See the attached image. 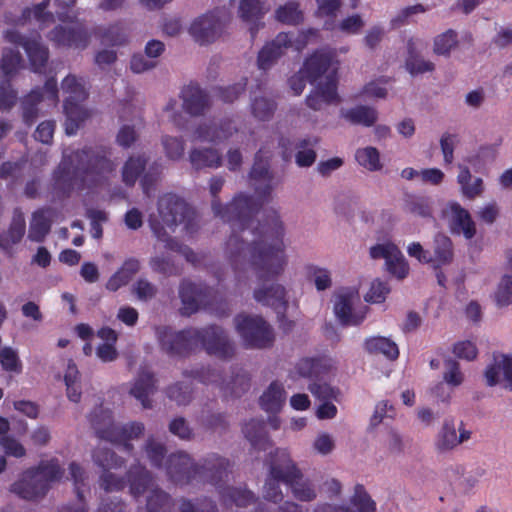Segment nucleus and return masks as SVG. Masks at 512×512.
<instances>
[{
    "instance_id": "4c0bfd02",
    "label": "nucleus",
    "mask_w": 512,
    "mask_h": 512,
    "mask_svg": "<svg viewBox=\"0 0 512 512\" xmlns=\"http://www.w3.org/2000/svg\"><path fill=\"white\" fill-rule=\"evenodd\" d=\"M357 163L369 172L382 170L383 162L379 150L373 146L358 148L355 152Z\"/></svg>"
},
{
    "instance_id": "e433bc0d",
    "label": "nucleus",
    "mask_w": 512,
    "mask_h": 512,
    "mask_svg": "<svg viewBox=\"0 0 512 512\" xmlns=\"http://www.w3.org/2000/svg\"><path fill=\"white\" fill-rule=\"evenodd\" d=\"M268 10L264 0H240L238 13L247 24H257Z\"/></svg>"
},
{
    "instance_id": "a18cd8bd",
    "label": "nucleus",
    "mask_w": 512,
    "mask_h": 512,
    "mask_svg": "<svg viewBox=\"0 0 512 512\" xmlns=\"http://www.w3.org/2000/svg\"><path fill=\"white\" fill-rule=\"evenodd\" d=\"M70 475L74 481L79 502L73 506L64 507L60 512H87L85 503L83 502V493L80 489V484H84L85 472L76 463H71L69 466Z\"/></svg>"
},
{
    "instance_id": "680f3d73",
    "label": "nucleus",
    "mask_w": 512,
    "mask_h": 512,
    "mask_svg": "<svg viewBox=\"0 0 512 512\" xmlns=\"http://www.w3.org/2000/svg\"><path fill=\"white\" fill-rule=\"evenodd\" d=\"M128 474L129 471L127 472V481H125L112 472H103L100 476V487L107 492L120 491L124 489L127 484L130 486Z\"/></svg>"
},
{
    "instance_id": "ddd939ff",
    "label": "nucleus",
    "mask_w": 512,
    "mask_h": 512,
    "mask_svg": "<svg viewBox=\"0 0 512 512\" xmlns=\"http://www.w3.org/2000/svg\"><path fill=\"white\" fill-rule=\"evenodd\" d=\"M229 20L228 10L216 8L192 19L188 33L195 42L201 45L209 44L220 37Z\"/></svg>"
},
{
    "instance_id": "4468645a",
    "label": "nucleus",
    "mask_w": 512,
    "mask_h": 512,
    "mask_svg": "<svg viewBox=\"0 0 512 512\" xmlns=\"http://www.w3.org/2000/svg\"><path fill=\"white\" fill-rule=\"evenodd\" d=\"M333 311L342 325L357 326L363 322L367 307L355 288H340L333 294Z\"/></svg>"
},
{
    "instance_id": "f8f14e48",
    "label": "nucleus",
    "mask_w": 512,
    "mask_h": 512,
    "mask_svg": "<svg viewBox=\"0 0 512 512\" xmlns=\"http://www.w3.org/2000/svg\"><path fill=\"white\" fill-rule=\"evenodd\" d=\"M234 326L246 347L267 348L274 342V331L261 316L239 314L234 318Z\"/></svg>"
},
{
    "instance_id": "1a4fd4ad",
    "label": "nucleus",
    "mask_w": 512,
    "mask_h": 512,
    "mask_svg": "<svg viewBox=\"0 0 512 512\" xmlns=\"http://www.w3.org/2000/svg\"><path fill=\"white\" fill-rule=\"evenodd\" d=\"M90 421L100 438L123 445L126 450L132 448L128 442L139 438L144 431V425L140 422H131L125 425L116 423L111 411L103 407L97 408L92 413Z\"/></svg>"
},
{
    "instance_id": "37998d69",
    "label": "nucleus",
    "mask_w": 512,
    "mask_h": 512,
    "mask_svg": "<svg viewBox=\"0 0 512 512\" xmlns=\"http://www.w3.org/2000/svg\"><path fill=\"white\" fill-rule=\"evenodd\" d=\"M458 35L454 30H447L437 35L433 40V52L436 55L449 57L458 46Z\"/></svg>"
},
{
    "instance_id": "13d9d810",
    "label": "nucleus",
    "mask_w": 512,
    "mask_h": 512,
    "mask_svg": "<svg viewBox=\"0 0 512 512\" xmlns=\"http://www.w3.org/2000/svg\"><path fill=\"white\" fill-rule=\"evenodd\" d=\"M250 387L248 375L245 372H239L234 375L230 381L224 384L222 389L226 394L239 397Z\"/></svg>"
},
{
    "instance_id": "bf43d9fd",
    "label": "nucleus",
    "mask_w": 512,
    "mask_h": 512,
    "mask_svg": "<svg viewBox=\"0 0 512 512\" xmlns=\"http://www.w3.org/2000/svg\"><path fill=\"white\" fill-rule=\"evenodd\" d=\"M399 247L390 240H384L369 248V256L373 260L383 259L384 262L393 256Z\"/></svg>"
},
{
    "instance_id": "c9c22d12",
    "label": "nucleus",
    "mask_w": 512,
    "mask_h": 512,
    "mask_svg": "<svg viewBox=\"0 0 512 512\" xmlns=\"http://www.w3.org/2000/svg\"><path fill=\"white\" fill-rule=\"evenodd\" d=\"M432 262L437 266L446 265L453 259V244L451 239L443 234L438 233L433 239V255Z\"/></svg>"
},
{
    "instance_id": "6ab92c4d",
    "label": "nucleus",
    "mask_w": 512,
    "mask_h": 512,
    "mask_svg": "<svg viewBox=\"0 0 512 512\" xmlns=\"http://www.w3.org/2000/svg\"><path fill=\"white\" fill-rule=\"evenodd\" d=\"M488 386L502 385L508 391H512V355H494L484 373Z\"/></svg>"
},
{
    "instance_id": "864d4df0",
    "label": "nucleus",
    "mask_w": 512,
    "mask_h": 512,
    "mask_svg": "<svg viewBox=\"0 0 512 512\" xmlns=\"http://www.w3.org/2000/svg\"><path fill=\"white\" fill-rule=\"evenodd\" d=\"M276 19L285 24L297 25L303 21V12L296 2H288L280 6L276 12Z\"/></svg>"
},
{
    "instance_id": "7c9ffc66",
    "label": "nucleus",
    "mask_w": 512,
    "mask_h": 512,
    "mask_svg": "<svg viewBox=\"0 0 512 512\" xmlns=\"http://www.w3.org/2000/svg\"><path fill=\"white\" fill-rule=\"evenodd\" d=\"M189 160L196 170L216 169L221 166L222 158L218 150L212 148H195L189 154Z\"/></svg>"
},
{
    "instance_id": "8fccbe9b",
    "label": "nucleus",
    "mask_w": 512,
    "mask_h": 512,
    "mask_svg": "<svg viewBox=\"0 0 512 512\" xmlns=\"http://www.w3.org/2000/svg\"><path fill=\"white\" fill-rule=\"evenodd\" d=\"M384 267L390 275L397 279H404L409 274V264L400 249L384 262Z\"/></svg>"
},
{
    "instance_id": "5fc2aeb1",
    "label": "nucleus",
    "mask_w": 512,
    "mask_h": 512,
    "mask_svg": "<svg viewBox=\"0 0 512 512\" xmlns=\"http://www.w3.org/2000/svg\"><path fill=\"white\" fill-rule=\"evenodd\" d=\"M388 82L389 79L387 77L371 80L363 86L360 96L365 99H384L388 94L386 87Z\"/></svg>"
},
{
    "instance_id": "9b49d317",
    "label": "nucleus",
    "mask_w": 512,
    "mask_h": 512,
    "mask_svg": "<svg viewBox=\"0 0 512 512\" xmlns=\"http://www.w3.org/2000/svg\"><path fill=\"white\" fill-rule=\"evenodd\" d=\"M130 494L135 498L149 492L147 499L148 512H168L171 508L170 497L162 490L154 487L153 478L142 466L135 465L129 469Z\"/></svg>"
},
{
    "instance_id": "052dcab7",
    "label": "nucleus",
    "mask_w": 512,
    "mask_h": 512,
    "mask_svg": "<svg viewBox=\"0 0 512 512\" xmlns=\"http://www.w3.org/2000/svg\"><path fill=\"white\" fill-rule=\"evenodd\" d=\"M307 271L318 291H324L331 287L332 279L329 270L318 266H308Z\"/></svg>"
},
{
    "instance_id": "de8ad7c7",
    "label": "nucleus",
    "mask_w": 512,
    "mask_h": 512,
    "mask_svg": "<svg viewBox=\"0 0 512 512\" xmlns=\"http://www.w3.org/2000/svg\"><path fill=\"white\" fill-rule=\"evenodd\" d=\"M154 381L150 374L140 377L130 390V393L137 398L144 408L151 407L149 396L153 393Z\"/></svg>"
},
{
    "instance_id": "473e14b6",
    "label": "nucleus",
    "mask_w": 512,
    "mask_h": 512,
    "mask_svg": "<svg viewBox=\"0 0 512 512\" xmlns=\"http://www.w3.org/2000/svg\"><path fill=\"white\" fill-rule=\"evenodd\" d=\"M23 67V58L18 49L5 47L0 59V71L4 80H11Z\"/></svg>"
},
{
    "instance_id": "a19ab883",
    "label": "nucleus",
    "mask_w": 512,
    "mask_h": 512,
    "mask_svg": "<svg viewBox=\"0 0 512 512\" xmlns=\"http://www.w3.org/2000/svg\"><path fill=\"white\" fill-rule=\"evenodd\" d=\"M243 433L254 448L266 449L269 445V441L266 437L264 426L261 421L252 419L245 423Z\"/></svg>"
},
{
    "instance_id": "a878e982",
    "label": "nucleus",
    "mask_w": 512,
    "mask_h": 512,
    "mask_svg": "<svg viewBox=\"0 0 512 512\" xmlns=\"http://www.w3.org/2000/svg\"><path fill=\"white\" fill-rule=\"evenodd\" d=\"M24 51L32 71L41 73L49 59V49L40 36L31 37L24 43Z\"/></svg>"
},
{
    "instance_id": "f03ea898",
    "label": "nucleus",
    "mask_w": 512,
    "mask_h": 512,
    "mask_svg": "<svg viewBox=\"0 0 512 512\" xmlns=\"http://www.w3.org/2000/svg\"><path fill=\"white\" fill-rule=\"evenodd\" d=\"M250 178L257 200L240 194L224 209L214 200L212 209L215 215L221 217L224 221L231 222L233 227L248 226V229L252 231L258 229V225H261L258 220L253 218V215L263 202L270 199L278 182L269 171L267 162L259 160V155L256 156Z\"/></svg>"
},
{
    "instance_id": "49530a36",
    "label": "nucleus",
    "mask_w": 512,
    "mask_h": 512,
    "mask_svg": "<svg viewBox=\"0 0 512 512\" xmlns=\"http://www.w3.org/2000/svg\"><path fill=\"white\" fill-rule=\"evenodd\" d=\"M317 142V138L302 139L298 142L295 161L299 167H309L315 162L316 152L313 147Z\"/></svg>"
},
{
    "instance_id": "f704fd0d",
    "label": "nucleus",
    "mask_w": 512,
    "mask_h": 512,
    "mask_svg": "<svg viewBox=\"0 0 512 512\" xmlns=\"http://www.w3.org/2000/svg\"><path fill=\"white\" fill-rule=\"evenodd\" d=\"M365 350L370 354L383 355L390 360H394L399 355L398 346L391 339L374 336L367 338L364 342Z\"/></svg>"
},
{
    "instance_id": "4d7b16f0",
    "label": "nucleus",
    "mask_w": 512,
    "mask_h": 512,
    "mask_svg": "<svg viewBox=\"0 0 512 512\" xmlns=\"http://www.w3.org/2000/svg\"><path fill=\"white\" fill-rule=\"evenodd\" d=\"M0 364L3 370L15 374L22 372V362L18 351L12 347H4L0 350Z\"/></svg>"
},
{
    "instance_id": "0e129e2a",
    "label": "nucleus",
    "mask_w": 512,
    "mask_h": 512,
    "mask_svg": "<svg viewBox=\"0 0 512 512\" xmlns=\"http://www.w3.org/2000/svg\"><path fill=\"white\" fill-rule=\"evenodd\" d=\"M364 26L365 21L359 14L350 15L342 19L338 24L336 23V29L338 28L347 35L359 34Z\"/></svg>"
},
{
    "instance_id": "393cba45",
    "label": "nucleus",
    "mask_w": 512,
    "mask_h": 512,
    "mask_svg": "<svg viewBox=\"0 0 512 512\" xmlns=\"http://www.w3.org/2000/svg\"><path fill=\"white\" fill-rule=\"evenodd\" d=\"M291 44L292 41L289 34L279 33L272 42L265 45L259 52V68L262 70L269 69Z\"/></svg>"
},
{
    "instance_id": "09e8293b",
    "label": "nucleus",
    "mask_w": 512,
    "mask_h": 512,
    "mask_svg": "<svg viewBox=\"0 0 512 512\" xmlns=\"http://www.w3.org/2000/svg\"><path fill=\"white\" fill-rule=\"evenodd\" d=\"M493 300L497 307L503 308L512 304V275H503L494 291Z\"/></svg>"
},
{
    "instance_id": "9d476101",
    "label": "nucleus",
    "mask_w": 512,
    "mask_h": 512,
    "mask_svg": "<svg viewBox=\"0 0 512 512\" xmlns=\"http://www.w3.org/2000/svg\"><path fill=\"white\" fill-rule=\"evenodd\" d=\"M271 473L275 478L282 479V482L290 485L294 497L300 501L310 502L316 496L314 486L303 481L302 474L291 460L285 449H277L271 459Z\"/></svg>"
},
{
    "instance_id": "aec40b11",
    "label": "nucleus",
    "mask_w": 512,
    "mask_h": 512,
    "mask_svg": "<svg viewBox=\"0 0 512 512\" xmlns=\"http://www.w3.org/2000/svg\"><path fill=\"white\" fill-rule=\"evenodd\" d=\"M253 297L255 301L263 306L273 308L277 313H283L288 305L287 290L279 283L255 288Z\"/></svg>"
},
{
    "instance_id": "72a5a7b5",
    "label": "nucleus",
    "mask_w": 512,
    "mask_h": 512,
    "mask_svg": "<svg viewBox=\"0 0 512 512\" xmlns=\"http://www.w3.org/2000/svg\"><path fill=\"white\" fill-rule=\"evenodd\" d=\"M52 211L42 209L33 213L30 222L28 237L35 242L42 241L48 234L51 226Z\"/></svg>"
},
{
    "instance_id": "f3484780",
    "label": "nucleus",
    "mask_w": 512,
    "mask_h": 512,
    "mask_svg": "<svg viewBox=\"0 0 512 512\" xmlns=\"http://www.w3.org/2000/svg\"><path fill=\"white\" fill-rule=\"evenodd\" d=\"M48 38L58 47L85 49L89 44V34L82 23L73 22L70 25L55 27Z\"/></svg>"
},
{
    "instance_id": "c756f323",
    "label": "nucleus",
    "mask_w": 512,
    "mask_h": 512,
    "mask_svg": "<svg viewBox=\"0 0 512 512\" xmlns=\"http://www.w3.org/2000/svg\"><path fill=\"white\" fill-rule=\"evenodd\" d=\"M342 118L355 125L364 127L373 126L378 119V112L375 108L365 105H358L340 111Z\"/></svg>"
},
{
    "instance_id": "603ef678",
    "label": "nucleus",
    "mask_w": 512,
    "mask_h": 512,
    "mask_svg": "<svg viewBox=\"0 0 512 512\" xmlns=\"http://www.w3.org/2000/svg\"><path fill=\"white\" fill-rule=\"evenodd\" d=\"M146 159L143 156L130 157L122 168V179L126 185H134L140 173L144 170Z\"/></svg>"
},
{
    "instance_id": "6e6552de",
    "label": "nucleus",
    "mask_w": 512,
    "mask_h": 512,
    "mask_svg": "<svg viewBox=\"0 0 512 512\" xmlns=\"http://www.w3.org/2000/svg\"><path fill=\"white\" fill-rule=\"evenodd\" d=\"M62 90L66 94L63 106L66 115L65 132L74 135L91 116V111L82 104L87 98L85 82L75 75H68L62 82Z\"/></svg>"
},
{
    "instance_id": "e2e57ef3",
    "label": "nucleus",
    "mask_w": 512,
    "mask_h": 512,
    "mask_svg": "<svg viewBox=\"0 0 512 512\" xmlns=\"http://www.w3.org/2000/svg\"><path fill=\"white\" fill-rule=\"evenodd\" d=\"M145 452L152 465L162 467L165 460V448L154 438H148L145 445Z\"/></svg>"
},
{
    "instance_id": "423d86ee",
    "label": "nucleus",
    "mask_w": 512,
    "mask_h": 512,
    "mask_svg": "<svg viewBox=\"0 0 512 512\" xmlns=\"http://www.w3.org/2000/svg\"><path fill=\"white\" fill-rule=\"evenodd\" d=\"M114 169L115 164L107 157L106 150L84 149L64 156V161L56 172V181L59 185L68 183L71 186L78 180L96 182L106 179Z\"/></svg>"
},
{
    "instance_id": "20e7f679",
    "label": "nucleus",
    "mask_w": 512,
    "mask_h": 512,
    "mask_svg": "<svg viewBox=\"0 0 512 512\" xmlns=\"http://www.w3.org/2000/svg\"><path fill=\"white\" fill-rule=\"evenodd\" d=\"M194 220L193 210L179 197L173 194L163 195L157 206V212L149 216V224L157 239L164 243V247L180 253L193 264L199 262V257L189 247L182 246L169 238L177 224L184 223L188 230Z\"/></svg>"
},
{
    "instance_id": "774afa93",
    "label": "nucleus",
    "mask_w": 512,
    "mask_h": 512,
    "mask_svg": "<svg viewBox=\"0 0 512 512\" xmlns=\"http://www.w3.org/2000/svg\"><path fill=\"white\" fill-rule=\"evenodd\" d=\"M408 211L416 217L430 218L433 214V201L424 197L417 198L409 204Z\"/></svg>"
},
{
    "instance_id": "7ed1b4c3",
    "label": "nucleus",
    "mask_w": 512,
    "mask_h": 512,
    "mask_svg": "<svg viewBox=\"0 0 512 512\" xmlns=\"http://www.w3.org/2000/svg\"><path fill=\"white\" fill-rule=\"evenodd\" d=\"M161 346L168 353L185 355L202 347L208 354L220 359H230L235 354V345L219 326L188 328L174 332L169 328L157 330Z\"/></svg>"
},
{
    "instance_id": "cd10ccee",
    "label": "nucleus",
    "mask_w": 512,
    "mask_h": 512,
    "mask_svg": "<svg viewBox=\"0 0 512 512\" xmlns=\"http://www.w3.org/2000/svg\"><path fill=\"white\" fill-rule=\"evenodd\" d=\"M287 395L282 383L272 382L262 393L259 404L262 409L270 413H277L283 407Z\"/></svg>"
},
{
    "instance_id": "dca6fc26",
    "label": "nucleus",
    "mask_w": 512,
    "mask_h": 512,
    "mask_svg": "<svg viewBox=\"0 0 512 512\" xmlns=\"http://www.w3.org/2000/svg\"><path fill=\"white\" fill-rule=\"evenodd\" d=\"M441 218L455 235H462L467 240L476 235V224L470 213L456 201L446 203L441 211Z\"/></svg>"
},
{
    "instance_id": "5701e85b",
    "label": "nucleus",
    "mask_w": 512,
    "mask_h": 512,
    "mask_svg": "<svg viewBox=\"0 0 512 512\" xmlns=\"http://www.w3.org/2000/svg\"><path fill=\"white\" fill-rule=\"evenodd\" d=\"M166 474L175 482H186L196 473V468L190 456L184 452L171 454L165 460Z\"/></svg>"
},
{
    "instance_id": "b1692460",
    "label": "nucleus",
    "mask_w": 512,
    "mask_h": 512,
    "mask_svg": "<svg viewBox=\"0 0 512 512\" xmlns=\"http://www.w3.org/2000/svg\"><path fill=\"white\" fill-rule=\"evenodd\" d=\"M179 294L182 302L181 313L183 315L189 316L208 304L207 291L193 283H182Z\"/></svg>"
},
{
    "instance_id": "0eeeda50",
    "label": "nucleus",
    "mask_w": 512,
    "mask_h": 512,
    "mask_svg": "<svg viewBox=\"0 0 512 512\" xmlns=\"http://www.w3.org/2000/svg\"><path fill=\"white\" fill-rule=\"evenodd\" d=\"M63 472L57 461L42 463L37 469L25 471L10 486V491L25 500L42 497L48 490L50 482L61 478Z\"/></svg>"
},
{
    "instance_id": "69168bd1",
    "label": "nucleus",
    "mask_w": 512,
    "mask_h": 512,
    "mask_svg": "<svg viewBox=\"0 0 512 512\" xmlns=\"http://www.w3.org/2000/svg\"><path fill=\"white\" fill-rule=\"evenodd\" d=\"M222 497L225 502L231 501L240 507L247 506L254 500V496L250 491L241 488H229L222 493Z\"/></svg>"
},
{
    "instance_id": "c03bdc74",
    "label": "nucleus",
    "mask_w": 512,
    "mask_h": 512,
    "mask_svg": "<svg viewBox=\"0 0 512 512\" xmlns=\"http://www.w3.org/2000/svg\"><path fill=\"white\" fill-rule=\"evenodd\" d=\"M405 68L412 76L432 72L435 69V64L418 55L411 45L408 48V56L405 61Z\"/></svg>"
},
{
    "instance_id": "39448f33",
    "label": "nucleus",
    "mask_w": 512,
    "mask_h": 512,
    "mask_svg": "<svg viewBox=\"0 0 512 512\" xmlns=\"http://www.w3.org/2000/svg\"><path fill=\"white\" fill-rule=\"evenodd\" d=\"M337 68L334 51H318L306 60L302 73L315 85L314 91L306 99L311 109L322 110L328 105L339 103Z\"/></svg>"
},
{
    "instance_id": "f257e3e1",
    "label": "nucleus",
    "mask_w": 512,
    "mask_h": 512,
    "mask_svg": "<svg viewBox=\"0 0 512 512\" xmlns=\"http://www.w3.org/2000/svg\"><path fill=\"white\" fill-rule=\"evenodd\" d=\"M243 233L241 241L236 235L227 242V250L235 257L234 266L237 278L238 258L250 256L251 265L256 277L260 280H270L281 276L288 264L286 245L283 240L284 228L278 215H274L267 224L258 225L251 230L248 226L233 227Z\"/></svg>"
},
{
    "instance_id": "4be33fe9",
    "label": "nucleus",
    "mask_w": 512,
    "mask_h": 512,
    "mask_svg": "<svg viewBox=\"0 0 512 512\" xmlns=\"http://www.w3.org/2000/svg\"><path fill=\"white\" fill-rule=\"evenodd\" d=\"M237 132L231 121H225L219 125L212 123L200 124L192 134L193 142L220 143L233 136Z\"/></svg>"
},
{
    "instance_id": "a211bd4d",
    "label": "nucleus",
    "mask_w": 512,
    "mask_h": 512,
    "mask_svg": "<svg viewBox=\"0 0 512 512\" xmlns=\"http://www.w3.org/2000/svg\"><path fill=\"white\" fill-rule=\"evenodd\" d=\"M57 82L49 78L41 92L39 89L32 90L22 100L23 118L27 123H32L38 114L37 105L43 101L54 105L57 102Z\"/></svg>"
},
{
    "instance_id": "2f4dec72",
    "label": "nucleus",
    "mask_w": 512,
    "mask_h": 512,
    "mask_svg": "<svg viewBox=\"0 0 512 512\" xmlns=\"http://www.w3.org/2000/svg\"><path fill=\"white\" fill-rule=\"evenodd\" d=\"M24 215L15 211L8 231L0 236V247L9 251L15 244L19 243L25 233Z\"/></svg>"
},
{
    "instance_id": "58836bf2",
    "label": "nucleus",
    "mask_w": 512,
    "mask_h": 512,
    "mask_svg": "<svg viewBox=\"0 0 512 512\" xmlns=\"http://www.w3.org/2000/svg\"><path fill=\"white\" fill-rule=\"evenodd\" d=\"M49 0H39L33 8H27L23 11L22 18L17 21L18 25H24L26 20L35 19L40 28L48 27L54 22V16L45 12Z\"/></svg>"
},
{
    "instance_id": "338daca9",
    "label": "nucleus",
    "mask_w": 512,
    "mask_h": 512,
    "mask_svg": "<svg viewBox=\"0 0 512 512\" xmlns=\"http://www.w3.org/2000/svg\"><path fill=\"white\" fill-rule=\"evenodd\" d=\"M312 447L317 454L329 455L335 449V439L331 434L321 432L315 437Z\"/></svg>"
},
{
    "instance_id": "ea45409f",
    "label": "nucleus",
    "mask_w": 512,
    "mask_h": 512,
    "mask_svg": "<svg viewBox=\"0 0 512 512\" xmlns=\"http://www.w3.org/2000/svg\"><path fill=\"white\" fill-rule=\"evenodd\" d=\"M341 6V0H323L317 4L316 16L319 18H327L323 24L324 29L330 31L336 29L335 17Z\"/></svg>"
},
{
    "instance_id": "79ce46f5",
    "label": "nucleus",
    "mask_w": 512,
    "mask_h": 512,
    "mask_svg": "<svg viewBox=\"0 0 512 512\" xmlns=\"http://www.w3.org/2000/svg\"><path fill=\"white\" fill-rule=\"evenodd\" d=\"M93 460L103 472H110L112 469L121 468L125 463L121 457L105 447H98L94 451Z\"/></svg>"
},
{
    "instance_id": "3c124183",
    "label": "nucleus",
    "mask_w": 512,
    "mask_h": 512,
    "mask_svg": "<svg viewBox=\"0 0 512 512\" xmlns=\"http://www.w3.org/2000/svg\"><path fill=\"white\" fill-rule=\"evenodd\" d=\"M384 267L390 275L397 279H404L409 274V264L400 249L384 262Z\"/></svg>"
},
{
    "instance_id": "c85d7f7f",
    "label": "nucleus",
    "mask_w": 512,
    "mask_h": 512,
    "mask_svg": "<svg viewBox=\"0 0 512 512\" xmlns=\"http://www.w3.org/2000/svg\"><path fill=\"white\" fill-rule=\"evenodd\" d=\"M183 109L190 115L202 114L209 105L207 95L198 86H187L182 91Z\"/></svg>"
},
{
    "instance_id": "bb28decb",
    "label": "nucleus",
    "mask_w": 512,
    "mask_h": 512,
    "mask_svg": "<svg viewBox=\"0 0 512 512\" xmlns=\"http://www.w3.org/2000/svg\"><path fill=\"white\" fill-rule=\"evenodd\" d=\"M458 170L456 179L462 196L467 199L481 196L484 191L482 178L473 176L468 166L464 164H458Z\"/></svg>"
},
{
    "instance_id": "412c9836",
    "label": "nucleus",
    "mask_w": 512,
    "mask_h": 512,
    "mask_svg": "<svg viewBox=\"0 0 512 512\" xmlns=\"http://www.w3.org/2000/svg\"><path fill=\"white\" fill-rule=\"evenodd\" d=\"M471 431L466 430L462 425L456 428L452 419L445 420L437 434L435 446L440 451H450L461 443L468 441Z\"/></svg>"
},
{
    "instance_id": "6e6d98bb",
    "label": "nucleus",
    "mask_w": 512,
    "mask_h": 512,
    "mask_svg": "<svg viewBox=\"0 0 512 512\" xmlns=\"http://www.w3.org/2000/svg\"><path fill=\"white\" fill-rule=\"evenodd\" d=\"M443 381L448 386L456 388L461 386L465 381V376L461 371L458 362L452 359H446L444 362Z\"/></svg>"
},
{
    "instance_id": "2eb2a0df",
    "label": "nucleus",
    "mask_w": 512,
    "mask_h": 512,
    "mask_svg": "<svg viewBox=\"0 0 512 512\" xmlns=\"http://www.w3.org/2000/svg\"><path fill=\"white\" fill-rule=\"evenodd\" d=\"M280 512H304L300 506L293 502H285ZM376 503L362 485H356L349 501L341 505L322 504L314 512H374Z\"/></svg>"
}]
</instances>
